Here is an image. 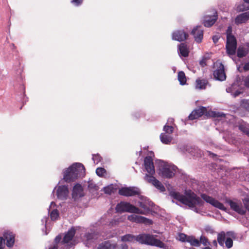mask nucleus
Wrapping results in <instances>:
<instances>
[{"mask_svg": "<svg viewBox=\"0 0 249 249\" xmlns=\"http://www.w3.org/2000/svg\"><path fill=\"white\" fill-rule=\"evenodd\" d=\"M186 195L187 196H185L179 193H174L173 194L175 199L178 200L182 204L189 207L193 208L196 205L201 206L203 205V201L201 198L191 191H188Z\"/></svg>", "mask_w": 249, "mask_h": 249, "instance_id": "1", "label": "nucleus"}, {"mask_svg": "<svg viewBox=\"0 0 249 249\" xmlns=\"http://www.w3.org/2000/svg\"><path fill=\"white\" fill-rule=\"evenodd\" d=\"M84 169V166L81 163L73 164L65 171L63 179L68 182L73 181L80 177Z\"/></svg>", "mask_w": 249, "mask_h": 249, "instance_id": "2", "label": "nucleus"}, {"mask_svg": "<svg viewBox=\"0 0 249 249\" xmlns=\"http://www.w3.org/2000/svg\"><path fill=\"white\" fill-rule=\"evenodd\" d=\"M156 236L149 234H141L135 236V240L142 244L156 246L160 248H165V244L160 240L156 239L155 236Z\"/></svg>", "mask_w": 249, "mask_h": 249, "instance_id": "3", "label": "nucleus"}, {"mask_svg": "<svg viewBox=\"0 0 249 249\" xmlns=\"http://www.w3.org/2000/svg\"><path fill=\"white\" fill-rule=\"evenodd\" d=\"M159 168V175L166 178H173L177 169L176 166L169 164L163 160H160Z\"/></svg>", "mask_w": 249, "mask_h": 249, "instance_id": "4", "label": "nucleus"}, {"mask_svg": "<svg viewBox=\"0 0 249 249\" xmlns=\"http://www.w3.org/2000/svg\"><path fill=\"white\" fill-rule=\"evenodd\" d=\"M244 207L241 203H238L231 200H227L231 209L240 215H245L248 211L249 212V196H247L242 199Z\"/></svg>", "mask_w": 249, "mask_h": 249, "instance_id": "5", "label": "nucleus"}, {"mask_svg": "<svg viewBox=\"0 0 249 249\" xmlns=\"http://www.w3.org/2000/svg\"><path fill=\"white\" fill-rule=\"evenodd\" d=\"M115 210L119 213L128 212L142 214L144 213L142 210L131 204L129 202L124 201H121L117 204L115 207Z\"/></svg>", "mask_w": 249, "mask_h": 249, "instance_id": "6", "label": "nucleus"}, {"mask_svg": "<svg viewBox=\"0 0 249 249\" xmlns=\"http://www.w3.org/2000/svg\"><path fill=\"white\" fill-rule=\"evenodd\" d=\"M232 28L229 27L227 30V52L229 55H233L235 53L236 49V40L231 35Z\"/></svg>", "mask_w": 249, "mask_h": 249, "instance_id": "7", "label": "nucleus"}, {"mask_svg": "<svg viewBox=\"0 0 249 249\" xmlns=\"http://www.w3.org/2000/svg\"><path fill=\"white\" fill-rule=\"evenodd\" d=\"M201 197L207 203L211 204L215 208L224 211H226L227 210L226 208L222 203L215 199L212 196H208L205 194H201Z\"/></svg>", "mask_w": 249, "mask_h": 249, "instance_id": "8", "label": "nucleus"}, {"mask_svg": "<svg viewBox=\"0 0 249 249\" xmlns=\"http://www.w3.org/2000/svg\"><path fill=\"white\" fill-rule=\"evenodd\" d=\"M118 193L121 196H131L140 195V191L136 187H123L119 189Z\"/></svg>", "mask_w": 249, "mask_h": 249, "instance_id": "9", "label": "nucleus"}, {"mask_svg": "<svg viewBox=\"0 0 249 249\" xmlns=\"http://www.w3.org/2000/svg\"><path fill=\"white\" fill-rule=\"evenodd\" d=\"M127 219L131 222L137 223H143L147 225H151L153 223V221L151 219L142 216L137 215L135 214L128 215Z\"/></svg>", "mask_w": 249, "mask_h": 249, "instance_id": "10", "label": "nucleus"}, {"mask_svg": "<svg viewBox=\"0 0 249 249\" xmlns=\"http://www.w3.org/2000/svg\"><path fill=\"white\" fill-rule=\"evenodd\" d=\"M3 236L6 241V245L11 248L14 246L15 242V234L10 231H6L3 232Z\"/></svg>", "mask_w": 249, "mask_h": 249, "instance_id": "11", "label": "nucleus"}, {"mask_svg": "<svg viewBox=\"0 0 249 249\" xmlns=\"http://www.w3.org/2000/svg\"><path fill=\"white\" fill-rule=\"evenodd\" d=\"M218 65L217 69L213 71L214 77L217 80L224 81L226 78V75L224 65L221 63H219Z\"/></svg>", "mask_w": 249, "mask_h": 249, "instance_id": "12", "label": "nucleus"}, {"mask_svg": "<svg viewBox=\"0 0 249 249\" xmlns=\"http://www.w3.org/2000/svg\"><path fill=\"white\" fill-rule=\"evenodd\" d=\"M144 164L148 173L150 175H154L155 173V170L152 157H145L144 160Z\"/></svg>", "mask_w": 249, "mask_h": 249, "instance_id": "13", "label": "nucleus"}, {"mask_svg": "<svg viewBox=\"0 0 249 249\" xmlns=\"http://www.w3.org/2000/svg\"><path fill=\"white\" fill-rule=\"evenodd\" d=\"M76 233V229L74 227H71L68 231L65 234V235L61 241L62 244H71V241L72 240Z\"/></svg>", "mask_w": 249, "mask_h": 249, "instance_id": "14", "label": "nucleus"}, {"mask_svg": "<svg viewBox=\"0 0 249 249\" xmlns=\"http://www.w3.org/2000/svg\"><path fill=\"white\" fill-rule=\"evenodd\" d=\"M68 194L69 190L67 186L62 185L58 186L56 192V195L58 199L62 200L67 199Z\"/></svg>", "mask_w": 249, "mask_h": 249, "instance_id": "15", "label": "nucleus"}, {"mask_svg": "<svg viewBox=\"0 0 249 249\" xmlns=\"http://www.w3.org/2000/svg\"><path fill=\"white\" fill-rule=\"evenodd\" d=\"M207 111L206 107H201L198 108L194 110L192 112L189 116V118L190 120H194L198 118L199 117L204 114Z\"/></svg>", "mask_w": 249, "mask_h": 249, "instance_id": "16", "label": "nucleus"}, {"mask_svg": "<svg viewBox=\"0 0 249 249\" xmlns=\"http://www.w3.org/2000/svg\"><path fill=\"white\" fill-rule=\"evenodd\" d=\"M213 15L212 16L207 15L205 17L204 20V25L206 27H210L213 25L217 19V13L214 11Z\"/></svg>", "mask_w": 249, "mask_h": 249, "instance_id": "17", "label": "nucleus"}, {"mask_svg": "<svg viewBox=\"0 0 249 249\" xmlns=\"http://www.w3.org/2000/svg\"><path fill=\"white\" fill-rule=\"evenodd\" d=\"M249 19V11L242 13L236 17L235 24L238 25L246 22Z\"/></svg>", "mask_w": 249, "mask_h": 249, "instance_id": "18", "label": "nucleus"}, {"mask_svg": "<svg viewBox=\"0 0 249 249\" xmlns=\"http://www.w3.org/2000/svg\"><path fill=\"white\" fill-rule=\"evenodd\" d=\"M84 196L83 189L81 185L76 184L74 186L72 190V197L73 198L80 197Z\"/></svg>", "mask_w": 249, "mask_h": 249, "instance_id": "19", "label": "nucleus"}, {"mask_svg": "<svg viewBox=\"0 0 249 249\" xmlns=\"http://www.w3.org/2000/svg\"><path fill=\"white\" fill-rule=\"evenodd\" d=\"M187 34L183 31H177L173 33L172 38L173 39L181 41L186 39Z\"/></svg>", "mask_w": 249, "mask_h": 249, "instance_id": "20", "label": "nucleus"}, {"mask_svg": "<svg viewBox=\"0 0 249 249\" xmlns=\"http://www.w3.org/2000/svg\"><path fill=\"white\" fill-rule=\"evenodd\" d=\"M192 34L194 35L195 40L197 42H200L203 38V31L200 27H197L193 29Z\"/></svg>", "mask_w": 249, "mask_h": 249, "instance_id": "21", "label": "nucleus"}, {"mask_svg": "<svg viewBox=\"0 0 249 249\" xmlns=\"http://www.w3.org/2000/svg\"><path fill=\"white\" fill-rule=\"evenodd\" d=\"M208 84V80L206 79H197L196 81L195 88L198 89H204Z\"/></svg>", "mask_w": 249, "mask_h": 249, "instance_id": "22", "label": "nucleus"}, {"mask_svg": "<svg viewBox=\"0 0 249 249\" xmlns=\"http://www.w3.org/2000/svg\"><path fill=\"white\" fill-rule=\"evenodd\" d=\"M160 139L162 143L164 144H169L171 142L173 139L171 134L163 132L160 134Z\"/></svg>", "mask_w": 249, "mask_h": 249, "instance_id": "23", "label": "nucleus"}, {"mask_svg": "<svg viewBox=\"0 0 249 249\" xmlns=\"http://www.w3.org/2000/svg\"><path fill=\"white\" fill-rule=\"evenodd\" d=\"M116 247V244H112L109 241H107L100 244L98 249H115Z\"/></svg>", "mask_w": 249, "mask_h": 249, "instance_id": "24", "label": "nucleus"}, {"mask_svg": "<svg viewBox=\"0 0 249 249\" xmlns=\"http://www.w3.org/2000/svg\"><path fill=\"white\" fill-rule=\"evenodd\" d=\"M236 84L234 83L231 87L227 89L226 91L227 92L231 93L233 97H235L241 93V91H238L236 89Z\"/></svg>", "mask_w": 249, "mask_h": 249, "instance_id": "25", "label": "nucleus"}, {"mask_svg": "<svg viewBox=\"0 0 249 249\" xmlns=\"http://www.w3.org/2000/svg\"><path fill=\"white\" fill-rule=\"evenodd\" d=\"M179 53L184 57H186L188 55L189 51L187 46L184 44H181L178 47Z\"/></svg>", "mask_w": 249, "mask_h": 249, "instance_id": "26", "label": "nucleus"}, {"mask_svg": "<svg viewBox=\"0 0 249 249\" xmlns=\"http://www.w3.org/2000/svg\"><path fill=\"white\" fill-rule=\"evenodd\" d=\"M178 149L182 152V154H191L193 155L195 154L193 152V150L191 148H189L184 145H181L178 147Z\"/></svg>", "mask_w": 249, "mask_h": 249, "instance_id": "27", "label": "nucleus"}, {"mask_svg": "<svg viewBox=\"0 0 249 249\" xmlns=\"http://www.w3.org/2000/svg\"><path fill=\"white\" fill-rule=\"evenodd\" d=\"M135 240V236L131 234H126L121 237L122 242H132Z\"/></svg>", "mask_w": 249, "mask_h": 249, "instance_id": "28", "label": "nucleus"}, {"mask_svg": "<svg viewBox=\"0 0 249 249\" xmlns=\"http://www.w3.org/2000/svg\"><path fill=\"white\" fill-rule=\"evenodd\" d=\"M217 240L218 244L221 246L223 247L225 240V233L224 231H221L218 234Z\"/></svg>", "mask_w": 249, "mask_h": 249, "instance_id": "29", "label": "nucleus"}, {"mask_svg": "<svg viewBox=\"0 0 249 249\" xmlns=\"http://www.w3.org/2000/svg\"><path fill=\"white\" fill-rule=\"evenodd\" d=\"M187 242L190 243L193 246L199 247L200 246L199 241L193 236H188Z\"/></svg>", "mask_w": 249, "mask_h": 249, "instance_id": "30", "label": "nucleus"}, {"mask_svg": "<svg viewBox=\"0 0 249 249\" xmlns=\"http://www.w3.org/2000/svg\"><path fill=\"white\" fill-rule=\"evenodd\" d=\"M178 80L181 85H184L186 83V79L184 72L181 71L178 73Z\"/></svg>", "mask_w": 249, "mask_h": 249, "instance_id": "31", "label": "nucleus"}, {"mask_svg": "<svg viewBox=\"0 0 249 249\" xmlns=\"http://www.w3.org/2000/svg\"><path fill=\"white\" fill-rule=\"evenodd\" d=\"M153 185L161 192H164L165 191L164 185L158 179L155 180L154 183Z\"/></svg>", "mask_w": 249, "mask_h": 249, "instance_id": "32", "label": "nucleus"}, {"mask_svg": "<svg viewBox=\"0 0 249 249\" xmlns=\"http://www.w3.org/2000/svg\"><path fill=\"white\" fill-rule=\"evenodd\" d=\"M240 107L249 111V100H242L240 102Z\"/></svg>", "mask_w": 249, "mask_h": 249, "instance_id": "33", "label": "nucleus"}, {"mask_svg": "<svg viewBox=\"0 0 249 249\" xmlns=\"http://www.w3.org/2000/svg\"><path fill=\"white\" fill-rule=\"evenodd\" d=\"M239 129L249 137V124H242L239 125Z\"/></svg>", "mask_w": 249, "mask_h": 249, "instance_id": "34", "label": "nucleus"}, {"mask_svg": "<svg viewBox=\"0 0 249 249\" xmlns=\"http://www.w3.org/2000/svg\"><path fill=\"white\" fill-rule=\"evenodd\" d=\"M96 174L100 177H103L107 174V171L102 167H98L96 170Z\"/></svg>", "mask_w": 249, "mask_h": 249, "instance_id": "35", "label": "nucleus"}, {"mask_svg": "<svg viewBox=\"0 0 249 249\" xmlns=\"http://www.w3.org/2000/svg\"><path fill=\"white\" fill-rule=\"evenodd\" d=\"M59 216V212L57 209L53 210L50 213V217L52 220H56Z\"/></svg>", "mask_w": 249, "mask_h": 249, "instance_id": "36", "label": "nucleus"}, {"mask_svg": "<svg viewBox=\"0 0 249 249\" xmlns=\"http://www.w3.org/2000/svg\"><path fill=\"white\" fill-rule=\"evenodd\" d=\"M164 133H166L168 134H171L173 132L174 128L173 126L168 124H165L163 129Z\"/></svg>", "mask_w": 249, "mask_h": 249, "instance_id": "37", "label": "nucleus"}, {"mask_svg": "<svg viewBox=\"0 0 249 249\" xmlns=\"http://www.w3.org/2000/svg\"><path fill=\"white\" fill-rule=\"evenodd\" d=\"M114 187L112 185L107 186L104 188V191L105 194L111 195L114 193Z\"/></svg>", "mask_w": 249, "mask_h": 249, "instance_id": "38", "label": "nucleus"}, {"mask_svg": "<svg viewBox=\"0 0 249 249\" xmlns=\"http://www.w3.org/2000/svg\"><path fill=\"white\" fill-rule=\"evenodd\" d=\"M144 179L146 180L147 182L151 183V184H153L154 183L155 180H156L157 179L153 176V175H150V174H146L144 177Z\"/></svg>", "mask_w": 249, "mask_h": 249, "instance_id": "39", "label": "nucleus"}, {"mask_svg": "<svg viewBox=\"0 0 249 249\" xmlns=\"http://www.w3.org/2000/svg\"><path fill=\"white\" fill-rule=\"evenodd\" d=\"M246 55V52L243 48L239 47L237 50V56L242 57Z\"/></svg>", "mask_w": 249, "mask_h": 249, "instance_id": "40", "label": "nucleus"}, {"mask_svg": "<svg viewBox=\"0 0 249 249\" xmlns=\"http://www.w3.org/2000/svg\"><path fill=\"white\" fill-rule=\"evenodd\" d=\"M189 236H187L184 233H180L178 235V239L179 241L182 242H187V240L188 239Z\"/></svg>", "mask_w": 249, "mask_h": 249, "instance_id": "41", "label": "nucleus"}, {"mask_svg": "<svg viewBox=\"0 0 249 249\" xmlns=\"http://www.w3.org/2000/svg\"><path fill=\"white\" fill-rule=\"evenodd\" d=\"M225 245L226 247L228 249L231 248L233 246V241L232 239L230 237L227 238L225 241Z\"/></svg>", "mask_w": 249, "mask_h": 249, "instance_id": "42", "label": "nucleus"}, {"mask_svg": "<svg viewBox=\"0 0 249 249\" xmlns=\"http://www.w3.org/2000/svg\"><path fill=\"white\" fill-rule=\"evenodd\" d=\"M200 244L201 243L204 246H207L209 245V242L208 241V239L204 236H201L200 238Z\"/></svg>", "mask_w": 249, "mask_h": 249, "instance_id": "43", "label": "nucleus"}, {"mask_svg": "<svg viewBox=\"0 0 249 249\" xmlns=\"http://www.w3.org/2000/svg\"><path fill=\"white\" fill-rule=\"evenodd\" d=\"M88 188L89 189H93L94 190H98V186L95 183L92 182H88Z\"/></svg>", "mask_w": 249, "mask_h": 249, "instance_id": "44", "label": "nucleus"}, {"mask_svg": "<svg viewBox=\"0 0 249 249\" xmlns=\"http://www.w3.org/2000/svg\"><path fill=\"white\" fill-rule=\"evenodd\" d=\"M5 239L3 237H0V249H4L5 248Z\"/></svg>", "mask_w": 249, "mask_h": 249, "instance_id": "45", "label": "nucleus"}, {"mask_svg": "<svg viewBox=\"0 0 249 249\" xmlns=\"http://www.w3.org/2000/svg\"><path fill=\"white\" fill-rule=\"evenodd\" d=\"M206 232L210 233H213L214 232V231L212 227L210 226H206L205 227L204 229Z\"/></svg>", "mask_w": 249, "mask_h": 249, "instance_id": "46", "label": "nucleus"}, {"mask_svg": "<svg viewBox=\"0 0 249 249\" xmlns=\"http://www.w3.org/2000/svg\"><path fill=\"white\" fill-rule=\"evenodd\" d=\"M61 240H62V236L61 235H58L56 236V237L54 239V242L55 243V245H58V244L59 243H61Z\"/></svg>", "mask_w": 249, "mask_h": 249, "instance_id": "47", "label": "nucleus"}, {"mask_svg": "<svg viewBox=\"0 0 249 249\" xmlns=\"http://www.w3.org/2000/svg\"><path fill=\"white\" fill-rule=\"evenodd\" d=\"M94 235L91 233H86L85 235V237L87 240L89 241L93 238Z\"/></svg>", "mask_w": 249, "mask_h": 249, "instance_id": "48", "label": "nucleus"}, {"mask_svg": "<svg viewBox=\"0 0 249 249\" xmlns=\"http://www.w3.org/2000/svg\"><path fill=\"white\" fill-rule=\"evenodd\" d=\"M82 2V0H72L71 3H73L75 5H78L80 4Z\"/></svg>", "mask_w": 249, "mask_h": 249, "instance_id": "49", "label": "nucleus"}, {"mask_svg": "<svg viewBox=\"0 0 249 249\" xmlns=\"http://www.w3.org/2000/svg\"><path fill=\"white\" fill-rule=\"evenodd\" d=\"M245 85L247 87L249 88V74L245 80Z\"/></svg>", "mask_w": 249, "mask_h": 249, "instance_id": "50", "label": "nucleus"}, {"mask_svg": "<svg viewBox=\"0 0 249 249\" xmlns=\"http://www.w3.org/2000/svg\"><path fill=\"white\" fill-rule=\"evenodd\" d=\"M243 70L245 71H249V62H247L245 64V65L243 67Z\"/></svg>", "mask_w": 249, "mask_h": 249, "instance_id": "51", "label": "nucleus"}, {"mask_svg": "<svg viewBox=\"0 0 249 249\" xmlns=\"http://www.w3.org/2000/svg\"><path fill=\"white\" fill-rule=\"evenodd\" d=\"M213 42L214 43H216L219 39V36H213Z\"/></svg>", "mask_w": 249, "mask_h": 249, "instance_id": "52", "label": "nucleus"}, {"mask_svg": "<svg viewBox=\"0 0 249 249\" xmlns=\"http://www.w3.org/2000/svg\"><path fill=\"white\" fill-rule=\"evenodd\" d=\"M128 246L126 244H123L121 246V249H128Z\"/></svg>", "mask_w": 249, "mask_h": 249, "instance_id": "53", "label": "nucleus"}, {"mask_svg": "<svg viewBox=\"0 0 249 249\" xmlns=\"http://www.w3.org/2000/svg\"><path fill=\"white\" fill-rule=\"evenodd\" d=\"M102 158V157H92V160L95 161L96 160H100V159Z\"/></svg>", "mask_w": 249, "mask_h": 249, "instance_id": "54", "label": "nucleus"}, {"mask_svg": "<svg viewBox=\"0 0 249 249\" xmlns=\"http://www.w3.org/2000/svg\"><path fill=\"white\" fill-rule=\"evenodd\" d=\"M58 245H53V246H51L49 248V249H58Z\"/></svg>", "mask_w": 249, "mask_h": 249, "instance_id": "55", "label": "nucleus"}, {"mask_svg": "<svg viewBox=\"0 0 249 249\" xmlns=\"http://www.w3.org/2000/svg\"><path fill=\"white\" fill-rule=\"evenodd\" d=\"M139 206L140 207H141V208H145V207H146V205L143 203L142 202H140L139 203Z\"/></svg>", "mask_w": 249, "mask_h": 249, "instance_id": "56", "label": "nucleus"}, {"mask_svg": "<svg viewBox=\"0 0 249 249\" xmlns=\"http://www.w3.org/2000/svg\"><path fill=\"white\" fill-rule=\"evenodd\" d=\"M174 122V119L172 118L169 119L167 123H172Z\"/></svg>", "mask_w": 249, "mask_h": 249, "instance_id": "57", "label": "nucleus"}, {"mask_svg": "<svg viewBox=\"0 0 249 249\" xmlns=\"http://www.w3.org/2000/svg\"><path fill=\"white\" fill-rule=\"evenodd\" d=\"M227 234L229 235H232L233 234V233L232 232H227Z\"/></svg>", "mask_w": 249, "mask_h": 249, "instance_id": "58", "label": "nucleus"}, {"mask_svg": "<svg viewBox=\"0 0 249 249\" xmlns=\"http://www.w3.org/2000/svg\"><path fill=\"white\" fill-rule=\"evenodd\" d=\"M200 64L202 66H204L205 64L203 62L201 61L200 62Z\"/></svg>", "mask_w": 249, "mask_h": 249, "instance_id": "59", "label": "nucleus"}, {"mask_svg": "<svg viewBox=\"0 0 249 249\" xmlns=\"http://www.w3.org/2000/svg\"><path fill=\"white\" fill-rule=\"evenodd\" d=\"M245 2L249 3V0H243Z\"/></svg>", "mask_w": 249, "mask_h": 249, "instance_id": "60", "label": "nucleus"}, {"mask_svg": "<svg viewBox=\"0 0 249 249\" xmlns=\"http://www.w3.org/2000/svg\"><path fill=\"white\" fill-rule=\"evenodd\" d=\"M204 249H211L209 247H206L205 248H204Z\"/></svg>", "mask_w": 249, "mask_h": 249, "instance_id": "61", "label": "nucleus"}, {"mask_svg": "<svg viewBox=\"0 0 249 249\" xmlns=\"http://www.w3.org/2000/svg\"><path fill=\"white\" fill-rule=\"evenodd\" d=\"M149 154H150V155L153 154V152L152 151H150V153H149Z\"/></svg>", "mask_w": 249, "mask_h": 249, "instance_id": "62", "label": "nucleus"}, {"mask_svg": "<svg viewBox=\"0 0 249 249\" xmlns=\"http://www.w3.org/2000/svg\"><path fill=\"white\" fill-rule=\"evenodd\" d=\"M213 243L215 244L216 245H217L216 241H214Z\"/></svg>", "mask_w": 249, "mask_h": 249, "instance_id": "63", "label": "nucleus"}, {"mask_svg": "<svg viewBox=\"0 0 249 249\" xmlns=\"http://www.w3.org/2000/svg\"><path fill=\"white\" fill-rule=\"evenodd\" d=\"M213 156H216V155H215V154H213Z\"/></svg>", "mask_w": 249, "mask_h": 249, "instance_id": "64", "label": "nucleus"}]
</instances>
